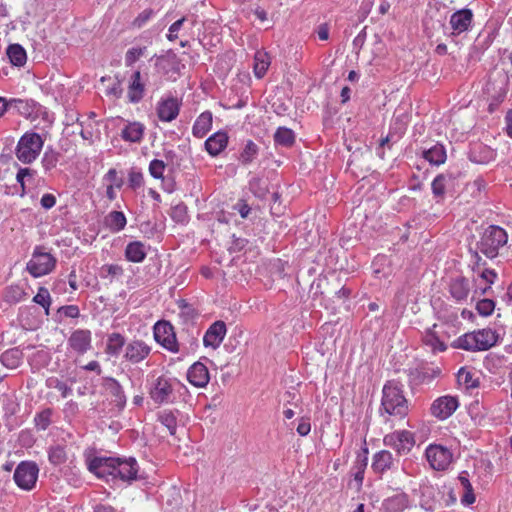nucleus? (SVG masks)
<instances>
[{"mask_svg": "<svg viewBox=\"0 0 512 512\" xmlns=\"http://www.w3.org/2000/svg\"><path fill=\"white\" fill-rule=\"evenodd\" d=\"M187 379L193 386L197 388H204L210 381V374L207 366L197 361L193 363L187 371Z\"/></svg>", "mask_w": 512, "mask_h": 512, "instance_id": "a211bd4d", "label": "nucleus"}, {"mask_svg": "<svg viewBox=\"0 0 512 512\" xmlns=\"http://www.w3.org/2000/svg\"><path fill=\"white\" fill-rule=\"evenodd\" d=\"M495 309V302L492 299H481L476 304L477 312L484 317L490 316Z\"/></svg>", "mask_w": 512, "mask_h": 512, "instance_id": "13d9d810", "label": "nucleus"}, {"mask_svg": "<svg viewBox=\"0 0 512 512\" xmlns=\"http://www.w3.org/2000/svg\"><path fill=\"white\" fill-rule=\"evenodd\" d=\"M91 331L88 329H77L73 331L68 339L69 347L79 355L85 354L91 349Z\"/></svg>", "mask_w": 512, "mask_h": 512, "instance_id": "f3484780", "label": "nucleus"}, {"mask_svg": "<svg viewBox=\"0 0 512 512\" xmlns=\"http://www.w3.org/2000/svg\"><path fill=\"white\" fill-rule=\"evenodd\" d=\"M123 268L118 264H106L101 268V276H121L123 274Z\"/></svg>", "mask_w": 512, "mask_h": 512, "instance_id": "0e129e2a", "label": "nucleus"}, {"mask_svg": "<svg viewBox=\"0 0 512 512\" xmlns=\"http://www.w3.org/2000/svg\"><path fill=\"white\" fill-rule=\"evenodd\" d=\"M459 407L457 396L445 395L438 397L433 401L430 407V413L439 420L449 418Z\"/></svg>", "mask_w": 512, "mask_h": 512, "instance_id": "9b49d317", "label": "nucleus"}, {"mask_svg": "<svg viewBox=\"0 0 512 512\" xmlns=\"http://www.w3.org/2000/svg\"><path fill=\"white\" fill-rule=\"evenodd\" d=\"M126 344L125 337L118 332H114L108 336L105 352L111 356H118Z\"/></svg>", "mask_w": 512, "mask_h": 512, "instance_id": "4c0bfd02", "label": "nucleus"}, {"mask_svg": "<svg viewBox=\"0 0 512 512\" xmlns=\"http://www.w3.org/2000/svg\"><path fill=\"white\" fill-rule=\"evenodd\" d=\"M469 251L471 253V266H472V270L474 272L478 271L480 269V267L486 266L487 263L479 255V253H481V252L479 250H477V246L475 247L474 250L472 248H470Z\"/></svg>", "mask_w": 512, "mask_h": 512, "instance_id": "e2e57ef3", "label": "nucleus"}, {"mask_svg": "<svg viewBox=\"0 0 512 512\" xmlns=\"http://www.w3.org/2000/svg\"><path fill=\"white\" fill-rule=\"evenodd\" d=\"M458 480L464 489V494L461 497V503L465 506L472 505L475 502L476 497L472 484L469 480V473L467 471H462L458 476Z\"/></svg>", "mask_w": 512, "mask_h": 512, "instance_id": "58836bf2", "label": "nucleus"}, {"mask_svg": "<svg viewBox=\"0 0 512 512\" xmlns=\"http://www.w3.org/2000/svg\"><path fill=\"white\" fill-rule=\"evenodd\" d=\"M178 307L180 309L179 316L182 318L185 322L193 320L197 315L198 312L196 309L188 303L186 300L182 299L178 303Z\"/></svg>", "mask_w": 512, "mask_h": 512, "instance_id": "5fc2aeb1", "label": "nucleus"}, {"mask_svg": "<svg viewBox=\"0 0 512 512\" xmlns=\"http://www.w3.org/2000/svg\"><path fill=\"white\" fill-rule=\"evenodd\" d=\"M258 154H259L258 145L254 141L248 140L245 143V146H244L243 150L241 151V153L238 157V160L240 161V163L242 165H248V164L252 163L257 158Z\"/></svg>", "mask_w": 512, "mask_h": 512, "instance_id": "a19ab883", "label": "nucleus"}, {"mask_svg": "<svg viewBox=\"0 0 512 512\" xmlns=\"http://www.w3.org/2000/svg\"><path fill=\"white\" fill-rule=\"evenodd\" d=\"M423 343L431 347L433 352H443L447 349L446 344L439 339L436 333L432 330H427L423 336Z\"/></svg>", "mask_w": 512, "mask_h": 512, "instance_id": "49530a36", "label": "nucleus"}, {"mask_svg": "<svg viewBox=\"0 0 512 512\" xmlns=\"http://www.w3.org/2000/svg\"><path fill=\"white\" fill-rule=\"evenodd\" d=\"M270 65L269 56L265 52L258 51L254 57V74L261 79L266 74Z\"/></svg>", "mask_w": 512, "mask_h": 512, "instance_id": "37998d69", "label": "nucleus"}, {"mask_svg": "<svg viewBox=\"0 0 512 512\" xmlns=\"http://www.w3.org/2000/svg\"><path fill=\"white\" fill-rule=\"evenodd\" d=\"M127 219L122 211H111L104 218V225L112 233L120 232L125 228Z\"/></svg>", "mask_w": 512, "mask_h": 512, "instance_id": "2f4dec72", "label": "nucleus"}, {"mask_svg": "<svg viewBox=\"0 0 512 512\" xmlns=\"http://www.w3.org/2000/svg\"><path fill=\"white\" fill-rule=\"evenodd\" d=\"M422 155L430 164L436 166L443 164L447 158L446 149L440 143H436L431 148L423 150Z\"/></svg>", "mask_w": 512, "mask_h": 512, "instance_id": "72a5a7b5", "label": "nucleus"}, {"mask_svg": "<svg viewBox=\"0 0 512 512\" xmlns=\"http://www.w3.org/2000/svg\"><path fill=\"white\" fill-rule=\"evenodd\" d=\"M6 54L13 66L22 67L26 64L27 53L22 45L18 43L10 44L6 49Z\"/></svg>", "mask_w": 512, "mask_h": 512, "instance_id": "c9c22d12", "label": "nucleus"}, {"mask_svg": "<svg viewBox=\"0 0 512 512\" xmlns=\"http://www.w3.org/2000/svg\"><path fill=\"white\" fill-rule=\"evenodd\" d=\"M268 177L253 176L248 182L249 191L258 199H265L270 193Z\"/></svg>", "mask_w": 512, "mask_h": 512, "instance_id": "c85d7f7f", "label": "nucleus"}, {"mask_svg": "<svg viewBox=\"0 0 512 512\" xmlns=\"http://www.w3.org/2000/svg\"><path fill=\"white\" fill-rule=\"evenodd\" d=\"M106 94L117 99L121 98L123 94L122 80L116 77L112 86L106 89Z\"/></svg>", "mask_w": 512, "mask_h": 512, "instance_id": "774afa93", "label": "nucleus"}, {"mask_svg": "<svg viewBox=\"0 0 512 512\" xmlns=\"http://www.w3.org/2000/svg\"><path fill=\"white\" fill-rule=\"evenodd\" d=\"M23 356V351L19 347H14L4 351L0 361L6 368L15 369L20 366Z\"/></svg>", "mask_w": 512, "mask_h": 512, "instance_id": "f704fd0d", "label": "nucleus"}, {"mask_svg": "<svg viewBox=\"0 0 512 512\" xmlns=\"http://www.w3.org/2000/svg\"><path fill=\"white\" fill-rule=\"evenodd\" d=\"M212 112L206 110L202 112L195 120L192 127V134L196 138H203L212 128Z\"/></svg>", "mask_w": 512, "mask_h": 512, "instance_id": "cd10ccee", "label": "nucleus"}, {"mask_svg": "<svg viewBox=\"0 0 512 512\" xmlns=\"http://www.w3.org/2000/svg\"><path fill=\"white\" fill-rule=\"evenodd\" d=\"M61 315L68 318H78L80 316V309L77 305H64L58 308L55 316V322L61 323Z\"/></svg>", "mask_w": 512, "mask_h": 512, "instance_id": "864d4df0", "label": "nucleus"}, {"mask_svg": "<svg viewBox=\"0 0 512 512\" xmlns=\"http://www.w3.org/2000/svg\"><path fill=\"white\" fill-rule=\"evenodd\" d=\"M146 92V84L142 79L141 72L136 70L130 77L127 99L129 103L137 104L142 101Z\"/></svg>", "mask_w": 512, "mask_h": 512, "instance_id": "6ab92c4d", "label": "nucleus"}, {"mask_svg": "<svg viewBox=\"0 0 512 512\" xmlns=\"http://www.w3.org/2000/svg\"><path fill=\"white\" fill-rule=\"evenodd\" d=\"M88 469L98 478L111 476L131 483L138 479L139 465L134 457L95 456L89 459Z\"/></svg>", "mask_w": 512, "mask_h": 512, "instance_id": "f257e3e1", "label": "nucleus"}, {"mask_svg": "<svg viewBox=\"0 0 512 512\" xmlns=\"http://www.w3.org/2000/svg\"><path fill=\"white\" fill-rule=\"evenodd\" d=\"M46 385L49 388H54L60 391L61 396L66 398L69 394H71L72 389L65 382L61 381L57 377H50L46 380Z\"/></svg>", "mask_w": 512, "mask_h": 512, "instance_id": "6e6d98bb", "label": "nucleus"}, {"mask_svg": "<svg viewBox=\"0 0 512 512\" xmlns=\"http://www.w3.org/2000/svg\"><path fill=\"white\" fill-rule=\"evenodd\" d=\"M407 118L408 116L404 112L394 118L390 126L389 134L386 135V146L389 145L390 141H395V139L402 137L407 128Z\"/></svg>", "mask_w": 512, "mask_h": 512, "instance_id": "c756f323", "label": "nucleus"}, {"mask_svg": "<svg viewBox=\"0 0 512 512\" xmlns=\"http://www.w3.org/2000/svg\"><path fill=\"white\" fill-rule=\"evenodd\" d=\"M508 241L507 232L498 225H489L476 242L477 250L489 259L498 256L499 249Z\"/></svg>", "mask_w": 512, "mask_h": 512, "instance_id": "7ed1b4c3", "label": "nucleus"}, {"mask_svg": "<svg viewBox=\"0 0 512 512\" xmlns=\"http://www.w3.org/2000/svg\"><path fill=\"white\" fill-rule=\"evenodd\" d=\"M45 248L38 245L34 248L32 258L26 265L27 271L34 278H38L52 272L56 266V258L49 252L44 251Z\"/></svg>", "mask_w": 512, "mask_h": 512, "instance_id": "0eeeda50", "label": "nucleus"}, {"mask_svg": "<svg viewBox=\"0 0 512 512\" xmlns=\"http://www.w3.org/2000/svg\"><path fill=\"white\" fill-rule=\"evenodd\" d=\"M473 20V13L468 8H463L454 12L450 17V25L453 29V34H460L468 31L471 27Z\"/></svg>", "mask_w": 512, "mask_h": 512, "instance_id": "5701e85b", "label": "nucleus"}, {"mask_svg": "<svg viewBox=\"0 0 512 512\" xmlns=\"http://www.w3.org/2000/svg\"><path fill=\"white\" fill-rule=\"evenodd\" d=\"M479 351H485L494 346L498 341V334L492 329H482L474 332Z\"/></svg>", "mask_w": 512, "mask_h": 512, "instance_id": "473e14b6", "label": "nucleus"}, {"mask_svg": "<svg viewBox=\"0 0 512 512\" xmlns=\"http://www.w3.org/2000/svg\"><path fill=\"white\" fill-rule=\"evenodd\" d=\"M53 409L50 407L44 408L36 413L34 417V424L38 431L46 430L52 424Z\"/></svg>", "mask_w": 512, "mask_h": 512, "instance_id": "c03bdc74", "label": "nucleus"}, {"mask_svg": "<svg viewBox=\"0 0 512 512\" xmlns=\"http://www.w3.org/2000/svg\"><path fill=\"white\" fill-rule=\"evenodd\" d=\"M166 166L165 161L153 159L149 164V173L155 179H162Z\"/></svg>", "mask_w": 512, "mask_h": 512, "instance_id": "bf43d9fd", "label": "nucleus"}, {"mask_svg": "<svg viewBox=\"0 0 512 512\" xmlns=\"http://www.w3.org/2000/svg\"><path fill=\"white\" fill-rule=\"evenodd\" d=\"M48 459L54 466L64 464L67 460L65 447L62 445L51 446L48 450Z\"/></svg>", "mask_w": 512, "mask_h": 512, "instance_id": "de8ad7c7", "label": "nucleus"}, {"mask_svg": "<svg viewBox=\"0 0 512 512\" xmlns=\"http://www.w3.org/2000/svg\"><path fill=\"white\" fill-rule=\"evenodd\" d=\"M26 295L27 293L19 285H10L4 290L3 300L12 305L23 300Z\"/></svg>", "mask_w": 512, "mask_h": 512, "instance_id": "79ce46f5", "label": "nucleus"}, {"mask_svg": "<svg viewBox=\"0 0 512 512\" xmlns=\"http://www.w3.org/2000/svg\"><path fill=\"white\" fill-rule=\"evenodd\" d=\"M102 387L112 397V403H114L119 411H122L126 406V395L119 381L113 377H103Z\"/></svg>", "mask_w": 512, "mask_h": 512, "instance_id": "2eb2a0df", "label": "nucleus"}, {"mask_svg": "<svg viewBox=\"0 0 512 512\" xmlns=\"http://www.w3.org/2000/svg\"><path fill=\"white\" fill-rule=\"evenodd\" d=\"M229 142V136L225 131H217L209 136L205 143V150L207 153L212 156H218L224 149L227 147Z\"/></svg>", "mask_w": 512, "mask_h": 512, "instance_id": "4be33fe9", "label": "nucleus"}, {"mask_svg": "<svg viewBox=\"0 0 512 512\" xmlns=\"http://www.w3.org/2000/svg\"><path fill=\"white\" fill-rule=\"evenodd\" d=\"M44 146V139L40 134L34 131L25 132L19 139L15 154L23 164L34 162Z\"/></svg>", "mask_w": 512, "mask_h": 512, "instance_id": "20e7f679", "label": "nucleus"}, {"mask_svg": "<svg viewBox=\"0 0 512 512\" xmlns=\"http://www.w3.org/2000/svg\"><path fill=\"white\" fill-rule=\"evenodd\" d=\"M154 15L155 11L152 8H147L132 21V26L134 28H142Z\"/></svg>", "mask_w": 512, "mask_h": 512, "instance_id": "680f3d73", "label": "nucleus"}, {"mask_svg": "<svg viewBox=\"0 0 512 512\" xmlns=\"http://www.w3.org/2000/svg\"><path fill=\"white\" fill-rule=\"evenodd\" d=\"M409 506L408 496L397 489L386 488V512H403Z\"/></svg>", "mask_w": 512, "mask_h": 512, "instance_id": "aec40b11", "label": "nucleus"}, {"mask_svg": "<svg viewBox=\"0 0 512 512\" xmlns=\"http://www.w3.org/2000/svg\"><path fill=\"white\" fill-rule=\"evenodd\" d=\"M170 216L176 223L184 224L188 222V212L185 203L180 202L171 208Z\"/></svg>", "mask_w": 512, "mask_h": 512, "instance_id": "603ef678", "label": "nucleus"}, {"mask_svg": "<svg viewBox=\"0 0 512 512\" xmlns=\"http://www.w3.org/2000/svg\"><path fill=\"white\" fill-rule=\"evenodd\" d=\"M227 332V327L224 321L218 320L212 323L203 337V344L205 347L217 349L223 342Z\"/></svg>", "mask_w": 512, "mask_h": 512, "instance_id": "dca6fc26", "label": "nucleus"}, {"mask_svg": "<svg viewBox=\"0 0 512 512\" xmlns=\"http://www.w3.org/2000/svg\"><path fill=\"white\" fill-rule=\"evenodd\" d=\"M153 334L155 341L166 350L172 353L181 352L183 355L189 353V350L178 342L174 327L169 321L160 320L156 322Z\"/></svg>", "mask_w": 512, "mask_h": 512, "instance_id": "39448f33", "label": "nucleus"}, {"mask_svg": "<svg viewBox=\"0 0 512 512\" xmlns=\"http://www.w3.org/2000/svg\"><path fill=\"white\" fill-rule=\"evenodd\" d=\"M32 301L45 310V315H49L51 306V297L46 287H39L37 294L33 297Z\"/></svg>", "mask_w": 512, "mask_h": 512, "instance_id": "09e8293b", "label": "nucleus"}, {"mask_svg": "<svg viewBox=\"0 0 512 512\" xmlns=\"http://www.w3.org/2000/svg\"><path fill=\"white\" fill-rule=\"evenodd\" d=\"M446 178H447V175L439 174L432 181V184H431L432 193H433L434 197L437 199L444 198L445 189H446Z\"/></svg>", "mask_w": 512, "mask_h": 512, "instance_id": "3c124183", "label": "nucleus"}, {"mask_svg": "<svg viewBox=\"0 0 512 512\" xmlns=\"http://www.w3.org/2000/svg\"><path fill=\"white\" fill-rule=\"evenodd\" d=\"M158 420L164 425L171 435H175L177 430V418L172 411H164L158 415Z\"/></svg>", "mask_w": 512, "mask_h": 512, "instance_id": "8fccbe9b", "label": "nucleus"}, {"mask_svg": "<svg viewBox=\"0 0 512 512\" xmlns=\"http://www.w3.org/2000/svg\"><path fill=\"white\" fill-rule=\"evenodd\" d=\"M175 378L159 376L149 391L150 398L158 405L174 403Z\"/></svg>", "mask_w": 512, "mask_h": 512, "instance_id": "1a4fd4ad", "label": "nucleus"}, {"mask_svg": "<svg viewBox=\"0 0 512 512\" xmlns=\"http://www.w3.org/2000/svg\"><path fill=\"white\" fill-rule=\"evenodd\" d=\"M509 90V77L505 76L502 82V85L499 89L492 95L491 103L489 104V111L493 112L494 108L499 106L506 98V95Z\"/></svg>", "mask_w": 512, "mask_h": 512, "instance_id": "a18cd8bd", "label": "nucleus"}, {"mask_svg": "<svg viewBox=\"0 0 512 512\" xmlns=\"http://www.w3.org/2000/svg\"><path fill=\"white\" fill-rule=\"evenodd\" d=\"M386 424L391 422L390 427L394 428L397 423L403 424L408 414V403L403 395L402 388L393 381L386 382Z\"/></svg>", "mask_w": 512, "mask_h": 512, "instance_id": "f03ea898", "label": "nucleus"}, {"mask_svg": "<svg viewBox=\"0 0 512 512\" xmlns=\"http://www.w3.org/2000/svg\"><path fill=\"white\" fill-rule=\"evenodd\" d=\"M124 255L129 262L141 263L147 256L146 246L141 241L129 242L125 247Z\"/></svg>", "mask_w": 512, "mask_h": 512, "instance_id": "bb28decb", "label": "nucleus"}, {"mask_svg": "<svg viewBox=\"0 0 512 512\" xmlns=\"http://www.w3.org/2000/svg\"><path fill=\"white\" fill-rule=\"evenodd\" d=\"M273 139L276 146L291 148L296 142V134L292 129L280 126L276 129Z\"/></svg>", "mask_w": 512, "mask_h": 512, "instance_id": "7c9ffc66", "label": "nucleus"}, {"mask_svg": "<svg viewBox=\"0 0 512 512\" xmlns=\"http://www.w3.org/2000/svg\"><path fill=\"white\" fill-rule=\"evenodd\" d=\"M145 126L137 121L128 122L121 131V138L130 143H140L143 139Z\"/></svg>", "mask_w": 512, "mask_h": 512, "instance_id": "a878e982", "label": "nucleus"}, {"mask_svg": "<svg viewBox=\"0 0 512 512\" xmlns=\"http://www.w3.org/2000/svg\"><path fill=\"white\" fill-rule=\"evenodd\" d=\"M496 278L497 273L493 269L484 268L480 271L478 278L474 280V297L488 294Z\"/></svg>", "mask_w": 512, "mask_h": 512, "instance_id": "b1692460", "label": "nucleus"}, {"mask_svg": "<svg viewBox=\"0 0 512 512\" xmlns=\"http://www.w3.org/2000/svg\"><path fill=\"white\" fill-rule=\"evenodd\" d=\"M415 444L413 434L401 429L386 435V445L392 447L397 454H407Z\"/></svg>", "mask_w": 512, "mask_h": 512, "instance_id": "f8f14e48", "label": "nucleus"}, {"mask_svg": "<svg viewBox=\"0 0 512 512\" xmlns=\"http://www.w3.org/2000/svg\"><path fill=\"white\" fill-rule=\"evenodd\" d=\"M154 58L156 71L167 80L176 81L185 69V64L172 49L161 55H154Z\"/></svg>", "mask_w": 512, "mask_h": 512, "instance_id": "423d86ee", "label": "nucleus"}, {"mask_svg": "<svg viewBox=\"0 0 512 512\" xmlns=\"http://www.w3.org/2000/svg\"><path fill=\"white\" fill-rule=\"evenodd\" d=\"M39 474V467L33 461L20 462L13 475L16 485L26 491L32 490L37 482Z\"/></svg>", "mask_w": 512, "mask_h": 512, "instance_id": "6e6552de", "label": "nucleus"}, {"mask_svg": "<svg viewBox=\"0 0 512 512\" xmlns=\"http://www.w3.org/2000/svg\"><path fill=\"white\" fill-rule=\"evenodd\" d=\"M248 244V240L242 237H236L234 234L232 235V242L229 247V251L231 253L241 252Z\"/></svg>", "mask_w": 512, "mask_h": 512, "instance_id": "69168bd1", "label": "nucleus"}, {"mask_svg": "<svg viewBox=\"0 0 512 512\" xmlns=\"http://www.w3.org/2000/svg\"><path fill=\"white\" fill-rule=\"evenodd\" d=\"M61 158V152L54 149L51 145L47 146L41 159V165L45 173H48L56 168Z\"/></svg>", "mask_w": 512, "mask_h": 512, "instance_id": "e433bc0d", "label": "nucleus"}, {"mask_svg": "<svg viewBox=\"0 0 512 512\" xmlns=\"http://www.w3.org/2000/svg\"><path fill=\"white\" fill-rule=\"evenodd\" d=\"M104 179L110 181L116 188L120 189L124 185V179L122 177H118L117 171L114 168L108 170L105 174Z\"/></svg>", "mask_w": 512, "mask_h": 512, "instance_id": "338daca9", "label": "nucleus"}, {"mask_svg": "<svg viewBox=\"0 0 512 512\" xmlns=\"http://www.w3.org/2000/svg\"><path fill=\"white\" fill-rule=\"evenodd\" d=\"M10 108H14L16 112L25 118H35L38 116L41 105L33 99H17L9 100Z\"/></svg>", "mask_w": 512, "mask_h": 512, "instance_id": "412c9836", "label": "nucleus"}, {"mask_svg": "<svg viewBox=\"0 0 512 512\" xmlns=\"http://www.w3.org/2000/svg\"><path fill=\"white\" fill-rule=\"evenodd\" d=\"M425 455L430 466L437 471L447 469L453 457L451 451L442 445H429Z\"/></svg>", "mask_w": 512, "mask_h": 512, "instance_id": "9d476101", "label": "nucleus"}, {"mask_svg": "<svg viewBox=\"0 0 512 512\" xmlns=\"http://www.w3.org/2000/svg\"><path fill=\"white\" fill-rule=\"evenodd\" d=\"M151 353V347L143 340L134 339L125 346L123 358L131 363L138 364L145 360Z\"/></svg>", "mask_w": 512, "mask_h": 512, "instance_id": "ddd939ff", "label": "nucleus"}, {"mask_svg": "<svg viewBox=\"0 0 512 512\" xmlns=\"http://www.w3.org/2000/svg\"><path fill=\"white\" fill-rule=\"evenodd\" d=\"M180 107L181 102L173 96L161 99L156 108L157 116L160 121L171 122L179 115Z\"/></svg>", "mask_w": 512, "mask_h": 512, "instance_id": "4468645a", "label": "nucleus"}, {"mask_svg": "<svg viewBox=\"0 0 512 512\" xmlns=\"http://www.w3.org/2000/svg\"><path fill=\"white\" fill-rule=\"evenodd\" d=\"M144 184V178L141 170L131 168L128 174V185L132 190H137Z\"/></svg>", "mask_w": 512, "mask_h": 512, "instance_id": "4d7b16f0", "label": "nucleus"}, {"mask_svg": "<svg viewBox=\"0 0 512 512\" xmlns=\"http://www.w3.org/2000/svg\"><path fill=\"white\" fill-rule=\"evenodd\" d=\"M449 292L456 301H465L470 292L469 280L464 276L452 279L449 285Z\"/></svg>", "mask_w": 512, "mask_h": 512, "instance_id": "393cba45", "label": "nucleus"}, {"mask_svg": "<svg viewBox=\"0 0 512 512\" xmlns=\"http://www.w3.org/2000/svg\"><path fill=\"white\" fill-rule=\"evenodd\" d=\"M453 348L463 349L466 351H479L477 346V340L474 332L466 333L456 340H454L451 344Z\"/></svg>", "mask_w": 512, "mask_h": 512, "instance_id": "ea45409f", "label": "nucleus"}, {"mask_svg": "<svg viewBox=\"0 0 512 512\" xmlns=\"http://www.w3.org/2000/svg\"><path fill=\"white\" fill-rule=\"evenodd\" d=\"M368 463V448L366 444L361 448V450L358 452L356 461L353 465L352 470H360L365 472V469L367 467Z\"/></svg>", "mask_w": 512, "mask_h": 512, "instance_id": "052dcab7", "label": "nucleus"}]
</instances>
